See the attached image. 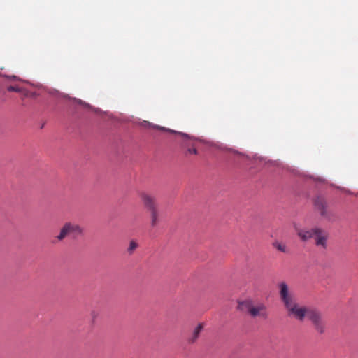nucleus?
Returning <instances> with one entry per match:
<instances>
[{"label":"nucleus","instance_id":"1","mask_svg":"<svg viewBox=\"0 0 358 358\" xmlns=\"http://www.w3.org/2000/svg\"><path fill=\"white\" fill-rule=\"evenodd\" d=\"M279 295L287 315L293 318L301 317L303 315V308L305 306L300 305L297 303L293 292L290 290L287 284L281 282L278 284Z\"/></svg>","mask_w":358,"mask_h":358},{"label":"nucleus","instance_id":"2","mask_svg":"<svg viewBox=\"0 0 358 358\" xmlns=\"http://www.w3.org/2000/svg\"><path fill=\"white\" fill-rule=\"evenodd\" d=\"M238 308L248 313L252 317L268 318V313L266 306L263 303H255L252 299H245L238 303Z\"/></svg>","mask_w":358,"mask_h":358},{"label":"nucleus","instance_id":"3","mask_svg":"<svg viewBox=\"0 0 358 358\" xmlns=\"http://www.w3.org/2000/svg\"><path fill=\"white\" fill-rule=\"evenodd\" d=\"M303 310L304 311L301 318L296 317L295 319L299 322H303L306 317L311 322L317 333L320 334H324L326 329V323L322 313L316 308H309L306 306Z\"/></svg>","mask_w":358,"mask_h":358},{"label":"nucleus","instance_id":"4","mask_svg":"<svg viewBox=\"0 0 358 358\" xmlns=\"http://www.w3.org/2000/svg\"><path fill=\"white\" fill-rule=\"evenodd\" d=\"M83 234L82 227L73 222H66L60 229L59 234L55 237L58 241H63L66 237L72 235L73 237Z\"/></svg>","mask_w":358,"mask_h":358},{"label":"nucleus","instance_id":"5","mask_svg":"<svg viewBox=\"0 0 358 358\" xmlns=\"http://www.w3.org/2000/svg\"><path fill=\"white\" fill-rule=\"evenodd\" d=\"M313 233L314 236L313 238L315 240L316 246L326 249L327 245V239L329 237L328 233L319 227H314Z\"/></svg>","mask_w":358,"mask_h":358},{"label":"nucleus","instance_id":"6","mask_svg":"<svg viewBox=\"0 0 358 358\" xmlns=\"http://www.w3.org/2000/svg\"><path fill=\"white\" fill-rule=\"evenodd\" d=\"M141 199L145 208L149 211L158 210L156 198L155 196L143 192L140 194Z\"/></svg>","mask_w":358,"mask_h":358},{"label":"nucleus","instance_id":"7","mask_svg":"<svg viewBox=\"0 0 358 358\" xmlns=\"http://www.w3.org/2000/svg\"><path fill=\"white\" fill-rule=\"evenodd\" d=\"M314 206L323 217L330 219L331 213L327 208V203L323 197L318 196L314 201Z\"/></svg>","mask_w":358,"mask_h":358},{"label":"nucleus","instance_id":"8","mask_svg":"<svg viewBox=\"0 0 358 358\" xmlns=\"http://www.w3.org/2000/svg\"><path fill=\"white\" fill-rule=\"evenodd\" d=\"M295 231L296 234L300 238V239L303 241H307L310 238H312L314 236V228L310 229H301L298 227H295Z\"/></svg>","mask_w":358,"mask_h":358},{"label":"nucleus","instance_id":"9","mask_svg":"<svg viewBox=\"0 0 358 358\" xmlns=\"http://www.w3.org/2000/svg\"><path fill=\"white\" fill-rule=\"evenodd\" d=\"M203 328V326L202 324H199L196 326V327L193 331L192 335L189 338V343H193L197 340Z\"/></svg>","mask_w":358,"mask_h":358},{"label":"nucleus","instance_id":"10","mask_svg":"<svg viewBox=\"0 0 358 358\" xmlns=\"http://www.w3.org/2000/svg\"><path fill=\"white\" fill-rule=\"evenodd\" d=\"M272 245L275 248L277 249L278 250L282 252H284V253H287L289 252V250L287 247V245L285 244V243H282L280 241H274L273 243H272Z\"/></svg>","mask_w":358,"mask_h":358},{"label":"nucleus","instance_id":"11","mask_svg":"<svg viewBox=\"0 0 358 358\" xmlns=\"http://www.w3.org/2000/svg\"><path fill=\"white\" fill-rule=\"evenodd\" d=\"M151 217V226L155 227L159 221V212L158 210L150 212Z\"/></svg>","mask_w":358,"mask_h":358},{"label":"nucleus","instance_id":"12","mask_svg":"<svg viewBox=\"0 0 358 358\" xmlns=\"http://www.w3.org/2000/svg\"><path fill=\"white\" fill-rule=\"evenodd\" d=\"M138 245L135 241H131L127 249V252L129 255H131L134 250L138 248Z\"/></svg>","mask_w":358,"mask_h":358},{"label":"nucleus","instance_id":"13","mask_svg":"<svg viewBox=\"0 0 358 358\" xmlns=\"http://www.w3.org/2000/svg\"><path fill=\"white\" fill-rule=\"evenodd\" d=\"M143 126L144 127H145V128H153V129H159V130H165V128L163 127H160V126H157V125H153L151 123H150L148 122H146V121H144L143 122Z\"/></svg>","mask_w":358,"mask_h":358},{"label":"nucleus","instance_id":"14","mask_svg":"<svg viewBox=\"0 0 358 358\" xmlns=\"http://www.w3.org/2000/svg\"><path fill=\"white\" fill-rule=\"evenodd\" d=\"M8 92H19L21 91L20 88L17 86H9L8 87Z\"/></svg>","mask_w":358,"mask_h":358},{"label":"nucleus","instance_id":"15","mask_svg":"<svg viewBox=\"0 0 358 358\" xmlns=\"http://www.w3.org/2000/svg\"><path fill=\"white\" fill-rule=\"evenodd\" d=\"M187 152H188L189 154L196 155V154H197V150H196V148H189V149L187 150Z\"/></svg>","mask_w":358,"mask_h":358},{"label":"nucleus","instance_id":"16","mask_svg":"<svg viewBox=\"0 0 358 358\" xmlns=\"http://www.w3.org/2000/svg\"><path fill=\"white\" fill-rule=\"evenodd\" d=\"M6 78L10 80H19V78L15 76H6Z\"/></svg>","mask_w":358,"mask_h":358},{"label":"nucleus","instance_id":"17","mask_svg":"<svg viewBox=\"0 0 358 358\" xmlns=\"http://www.w3.org/2000/svg\"><path fill=\"white\" fill-rule=\"evenodd\" d=\"M183 137H187V135L186 134H181Z\"/></svg>","mask_w":358,"mask_h":358}]
</instances>
